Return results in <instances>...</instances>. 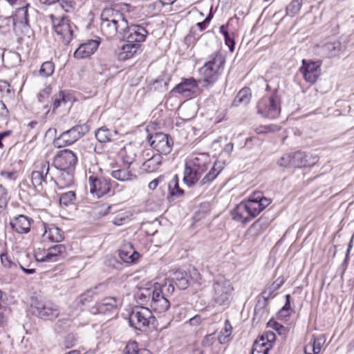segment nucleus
<instances>
[{
    "label": "nucleus",
    "instance_id": "obj_64",
    "mask_svg": "<svg viewBox=\"0 0 354 354\" xmlns=\"http://www.w3.org/2000/svg\"><path fill=\"white\" fill-rule=\"evenodd\" d=\"M305 354H317V352L315 350V345L310 342L305 346L304 348Z\"/></svg>",
    "mask_w": 354,
    "mask_h": 354
},
{
    "label": "nucleus",
    "instance_id": "obj_41",
    "mask_svg": "<svg viewBox=\"0 0 354 354\" xmlns=\"http://www.w3.org/2000/svg\"><path fill=\"white\" fill-rule=\"evenodd\" d=\"M39 1L48 5L58 2L60 7L66 12H70L73 8L75 4L73 0H39Z\"/></svg>",
    "mask_w": 354,
    "mask_h": 354
},
{
    "label": "nucleus",
    "instance_id": "obj_53",
    "mask_svg": "<svg viewBox=\"0 0 354 354\" xmlns=\"http://www.w3.org/2000/svg\"><path fill=\"white\" fill-rule=\"evenodd\" d=\"M310 342L313 345H315V350L317 353H319L321 351L322 346L326 342V339L323 335H320L318 337L313 335L310 339Z\"/></svg>",
    "mask_w": 354,
    "mask_h": 354
},
{
    "label": "nucleus",
    "instance_id": "obj_16",
    "mask_svg": "<svg viewBox=\"0 0 354 354\" xmlns=\"http://www.w3.org/2000/svg\"><path fill=\"white\" fill-rule=\"evenodd\" d=\"M166 297L167 295L162 293L160 285L158 284L155 293L153 294V297L151 299L149 306L151 310L157 313L166 312L170 306V302Z\"/></svg>",
    "mask_w": 354,
    "mask_h": 354
},
{
    "label": "nucleus",
    "instance_id": "obj_48",
    "mask_svg": "<svg viewBox=\"0 0 354 354\" xmlns=\"http://www.w3.org/2000/svg\"><path fill=\"white\" fill-rule=\"evenodd\" d=\"M95 295V292L94 290H86L77 299L78 304H80L81 306L86 305L93 299Z\"/></svg>",
    "mask_w": 354,
    "mask_h": 354
},
{
    "label": "nucleus",
    "instance_id": "obj_61",
    "mask_svg": "<svg viewBox=\"0 0 354 354\" xmlns=\"http://www.w3.org/2000/svg\"><path fill=\"white\" fill-rule=\"evenodd\" d=\"M9 111L3 102V101L0 100V120H5L8 116Z\"/></svg>",
    "mask_w": 354,
    "mask_h": 354
},
{
    "label": "nucleus",
    "instance_id": "obj_33",
    "mask_svg": "<svg viewBox=\"0 0 354 354\" xmlns=\"http://www.w3.org/2000/svg\"><path fill=\"white\" fill-rule=\"evenodd\" d=\"M111 176L120 181L131 180L136 178V175L133 174L131 167H129V169L127 167L126 169H119L112 171Z\"/></svg>",
    "mask_w": 354,
    "mask_h": 354
},
{
    "label": "nucleus",
    "instance_id": "obj_44",
    "mask_svg": "<svg viewBox=\"0 0 354 354\" xmlns=\"http://www.w3.org/2000/svg\"><path fill=\"white\" fill-rule=\"evenodd\" d=\"M123 354H149V351L145 349H140L138 344L136 342H132L127 344Z\"/></svg>",
    "mask_w": 354,
    "mask_h": 354
},
{
    "label": "nucleus",
    "instance_id": "obj_10",
    "mask_svg": "<svg viewBox=\"0 0 354 354\" xmlns=\"http://www.w3.org/2000/svg\"><path fill=\"white\" fill-rule=\"evenodd\" d=\"M122 300L116 297H108L101 300L100 302L90 308V312L93 314H107L115 313L122 306Z\"/></svg>",
    "mask_w": 354,
    "mask_h": 354
},
{
    "label": "nucleus",
    "instance_id": "obj_17",
    "mask_svg": "<svg viewBox=\"0 0 354 354\" xmlns=\"http://www.w3.org/2000/svg\"><path fill=\"white\" fill-rule=\"evenodd\" d=\"M303 66L300 68L304 80L311 84L315 83L321 75V64L319 62L302 61Z\"/></svg>",
    "mask_w": 354,
    "mask_h": 354
},
{
    "label": "nucleus",
    "instance_id": "obj_42",
    "mask_svg": "<svg viewBox=\"0 0 354 354\" xmlns=\"http://www.w3.org/2000/svg\"><path fill=\"white\" fill-rule=\"evenodd\" d=\"M283 282L284 280L283 278H278L275 281H274L263 292L262 294L264 299H268L270 297H271L272 294L283 285Z\"/></svg>",
    "mask_w": 354,
    "mask_h": 354
},
{
    "label": "nucleus",
    "instance_id": "obj_62",
    "mask_svg": "<svg viewBox=\"0 0 354 354\" xmlns=\"http://www.w3.org/2000/svg\"><path fill=\"white\" fill-rule=\"evenodd\" d=\"M163 180H164L163 176H160L157 178L153 180L152 181H151L149 183V185H148L149 189H151V190H154L158 187V185L163 181Z\"/></svg>",
    "mask_w": 354,
    "mask_h": 354
},
{
    "label": "nucleus",
    "instance_id": "obj_51",
    "mask_svg": "<svg viewBox=\"0 0 354 354\" xmlns=\"http://www.w3.org/2000/svg\"><path fill=\"white\" fill-rule=\"evenodd\" d=\"M270 348L266 347L263 343L259 342H254L252 350V354H268Z\"/></svg>",
    "mask_w": 354,
    "mask_h": 354
},
{
    "label": "nucleus",
    "instance_id": "obj_25",
    "mask_svg": "<svg viewBox=\"0 0 354 354\" xmlns=\"http://www.w3.org/2000/svg\"><path fill=\"white\" fill-rule=\"evenodd\" d=\"M168 281L174 282L179 289L185 290L189 286V276L183 270L171 271Z\"/></svg>",
    "mask_w": 354,
    "mask_h": 354
},
{
    "label": "nucleus",
    "instance_id": "obj_21",
    "mask_svg": "<svg viewBox=\"0 0 354 354\" xmlns=\"http://www.w3.org/2000/svg\"><path fill=\"white\" fill-rule=\"evenodd\" d=\"M100 41L90 39L80 45L74 53V57L77 59H85L89 57L98 48Z\"/></svg>",
    "mask_w": 354,
    "mask_h": 354
},
{
    "label": "nucleus",
    "instance_id": "obj_38",
    "mask_svg": "<svg viewBox=\"0 0 354 354\" xmlns=\"http://www.w3.org/2000/svg\"><path fill=\"white\" fill-rule=\"evenodd\" d=\"M232 327L228 320L225 322L224 328L218 337L220 344H225L231 340Z\"/></svg>",
    "mask_w": 354,
    "mask_h": 354
},
{
    "label": "nucleus",
    "instance_id": "obj_34",
    "mask_svg": "<svg viewBox=\"0 0 354 354\" xmlns=\"http://www.w3.org/2000/svg\"><path fill=\"white\" fill-rule=\"evenodd\" d=\"M199 178L200 176L197 174V171H195L192 167H185L183 180L187 186H192Z\"/></svg>",
    "mask_w": 354,
    "mask_h": 354
},
{
    "label": "nucleus",
    "instance_id": "obj_5",
    "mask_svg": "<svg viewBox=\"0 0 354 354\" xmlns=\"http://www.w3.org/2000/svg\"><path fill=\"white\" fill-rule=\"evenodd\" d=\"M53 28L58 39L64 44L68 45L73 37V27L70 20L65 16L50 15Z\"/></svg>",
    "mask_w": 354,
    "mask_h": 354
},
{
    "label": "nucleus",
    "instance_id": "obj_52",
    "mask_svg": "<svg viewBox=\"0 0 354 354\" xmlns=\"http://www.w3.org/2000/svg\"><path fill=\"white\" fill-rule=\"evenodd\" d=\"M8 201L7 189L0 184V213L6 207Z\"/></svg>",
    "mask_w": 354,
    "mask_h": 354
},
{
    "label": "nucleus",
    "instance_id": "obj_50",
    "mask_svg": "<svg viewBox=\"0 0 354 354\" xmlns=\"http://www.w3.org/2000/svg\"><path fill=\"white\" fill-rule=\"evenodd\" d=\"M60 176L59 177V182L61 183L62 180L65 181V183L63 185L68 186L71 185L73 182V176L72 174V170H66V171H61Z\"/></svg>",
    "mask_w": 354,
    "mask_h": 354
},
{
    "label": "nucleus",
    "instance_id": "obj_40",
    "mask_svg": "<svg viewBox=\"0 0 354 354\" xmlns=\"http://www.w3.org/2000/svg\"><path fill=\"white\" fill-rule=\"evenodd\" d=\"M276 335L272 331H266L263 333L255 342H259V343H263L266 347L271 348L272 344L275 341Z\"/></svg>",
    "mask_w": 354,
    "mask_h": 354
},
{
    "label": "nucleus",
    "instance_id": "obj_29",
    "mask_svg": "<svg viewBox=\"0 0 354 354\" xmlns=\"http://www.w3.org/2000/svg\"><path fill=\"white\" fill-rule=\"evenodd\" d=\"M140 45L138 44H131L127 42L116 51L118 59L120 61H125L131 58L138 50Z\"/></svg>",
    "mask_w": 354,
    "mask_h": 354
},
{
    "label": "nucleus",
    "instance_id": "obj_22",
    "mask_svg": "<svg viewBox=\"0 0 354 354\" xmlns=\"http://www.w3.org/2000/svg\"><path fill=\"white\" fill-rule=\"evenodd\" d=\"M39 170L33 171L31 174V180L35 189L42 187V184L46 182L49 171V163L46 161H41L39 164Z\"/></svg>",
    "mask_w": 354,
    "mask_h": 354
},
{
    "label": "nucleus",
    "instance_id": "obj_39",
    "mask_svg": "<svg viewBox=\"0 0 354 354\" xmlns=\"http://www.w3.org/2000/svg\"><path fill=\"white\" fill-rule=\"evenodd\" d=\"M122 12L118 10L112 8H104L101 13L102 21L104 20H115L118 19L120 20Z\"/></svg>",
    "mask_w": 354,
    "mask_h": 354
},
{
    "label": "nucleus",
    "instance_id": "obj_47",
    "mask_svg": "<svg viewBox=\"0 0 354 354\" xmlns=\"http://www.w3.org/2000/svg\"><path fill=\"white\" fill-rule=\"evenodd\" d=\"M55 66L51 62H45L41 66L39 75L44 77L50 76L54 72Z\"/></svg>",
    "mask_w": 354,
    "mask_h": 354
},
{
    "label": "nucleus",
    "instance_id": "obj_60",
    "mask_svg": "<svg viewBox=\"0 0 354 354\" xmlns=\"http://www.w3.org/2000/svg\"><path fill=\"white\" fill-rule=\"evenodd\" d=\"M35 256L36 260L37 261H41V262L50 261V259L46 257V250H45L37 251L35 254Z\"/></svg>",
    "mask_w": 354,
    "mask_h": 354
},
{
    "label": "nucleus",
    "instance_id": "obj_43",
    "mask_svg": "<svg viewBox=\"0 0 354 354\" xmlns=\"http://www.w3.org/2000/svg\"><path fill=\"white\" fill-rule=\"evenodd\" d=\"M303 4V0H292L286 7V15L294 17L299 13Z\"/></svg>",
    "mask_w": 354,
    "mask_h": 354
},
{
    "label": "nucleus",
    "instance_id": "obj_49",
    "mask_svg": "<svg viewBox=\"0 0 354 354\" xmlns=\"http://www.w3.org/2000/svg\"><path fill=\"white\" fill-rule=\"evenodd\" d=\"M292 160V153H286L282 156L278 160L277 164L280 167H293Z\"/></svg>",
    "mask_w": 354,
    "mask_h": 354
},
{
    "label": "nucleus",
    "instance_id": "obj_19",
    "mask_svg": "<svg viewBox=\"0 0 354 354\" xmlns=\"http://www.w3.org/2000/svg\"><path fill=\"white\" fill-rule=\"evenodd\" d=\"M43 242L59 243L64 240V232L55 224L43 223Z\"/></svg>",
    "mask_w": 354,
    "mask_h": 354
},
{
    "label": "nucleus",
    "instance_id": "obj_26",
    "mask_svg": "<svg viewBox=\"0 0 354 354\" xmlns=\"http://www.w3.org/2000/svg\"><path fill=\"white\" fill-rule=\"evenodd\" d=\"M119 256L120 259L127 263H136L140 258V254L130 243L122 246L119 250Z\"/></svg>",
    "mask_w": 354,
    "mask_h": 354
},
{
    "label": "nucleus",
    "instance_id": "obj_3",
    "mask_svg": "<svg viewBox=\"0 0 354 354\" xmlns=\"http://www.w3.org/2000/svg\"><path fill=\"white\" fill-rule=\"evenodd\" d=\"M234 286L232 282L223 275L214 277L212 283V299L214 304L227 306L230 303Z\"/></svg>",
    "mask_w": 354,
    "mask_h": 354
},
{
    "label": "nucleus",
    "instance_id": "obj_13",
    "mask_svg": "<svg viewBox=\"0 0 354 354\" xmlns=\"http://www.w3.org/2000/svg\"><path fill=\"white\" fill-rule=\"evenodd\" d=\"M128 27L127 20L125 19L124 15L121 14L120 20L116 19L115 20H104L101 23V30L103 34L107 38H112L117 33L121 35Z\"/></svg>",
    "mask_w": 354,
    "mask_h": 354
},
{
    "label": "nucleus",
    "instance_id": "obj_24",
    "mask_svg": "<svg viewBox=\"0 0 354 354\" xmlns=\"http://www.w3.org/2000/svg\"><path fill=\"white\" fill-rule=\"evenodd\" d=\"M28 4L18 8L12 16L13 28L16 30L18 28L26 29L28 26Z\"/></svg>",
    "mask_w": 354,
    "mask_h": 354
},
{
    "label": "nucleus",
    "instance_id": "obj_45",
    "mask_svg": "<svg viewBox=\"0 0 354 354\" xmlns=\"http://www.w3.org/2000/svg\"><path fill=\"white\" fill-rule=\"evenodd\" d=\"M110 131L104 127L98 129L95 132V138L100 142H106L111 140Z\"/></svg>",
    "mask_w": 354,
    "mask_h": 354
},
{
    "label": "nucleus",
    "instance_id": "obj_46",
    "mask_svg": "<svg viewBox=\"0 0 354 354\" xmlns=\"http://www.w3.org/2000/svg\"><path fill=\"white\" fill-rule=\"evenodd\" d=\"M75 200V194L74 192L70 191L63 193L59 197V203L61 205L68 206L73 204Z\"/></svg>",
    "mask_w": 354,
    "mask_h": 354
},
{
    "label": "nucleus",
    "instance_id": "obj_56",
    "mask_svg": "<svg viewBox=\"0 0 354 354\" xmlns=\"http://www.w3.org/2000/svg\"><path fill=\"white\" fill-rule=\"evenodd\" d=\"M10 57H6V62L10 66L13 67L17 66L20 62V57L18 53H10ZM4 60V57H3Z\"/></svg>",
    "mask_w": 354,
    "mask_h": 354
},
{
    "label": "nucleus",
    "instance_id": "obj_9",
    "mask_svg": "<svg viewBox=\"0 0 354 354\" xmlns=\"http://www.w3.org/2000/svg\"><path fill=\"white\" fill-rule=\"evenodd\" d=\"M149 142L160 155H167L172 149L173 140L168 135L163 133H156L150 136Z\"/></svg>",
    "mask_w": 354,
    "mask_h": 354
},
{
    "label": "nucleus",
    "instance_id": "obj_1",
    "mask_svg": "<svg viewBox=\"0 0 354 354\" xmlns=\"http://www.w3.org/2000/svg\"><path fill=\"white\" fill-rule=\"evenodd\" d=\"M271 203L261 192H253L247 200L236 206L232 212L234 220L245 223L259 215Z\"/></svg>",
    "mask_w": 354,
    "mask_h": 354
},
{
    "label": "nucleus",
    "instance_id": "obj_59",
    "mask_svg": "<svg viewBox=\"0 0 354 354\" xmlns=\"http://www.w3.org/2000/svg\"><path fill=\"white\" fill-rule=\"evenodd\" d=\"M225 42V44L229 47V49L231 52H233L234 50V41L232 37L229 35L227 32H225L224 33Z\"/></svg>",
    "mask_w": 354,
    "mask_h": 354
},
{
    "label": "nucleus",
    "instance_id": "obj_12",
    "mask_svg": "<svg viewBox=\"0 0 354 354\" xmlns=\"http://www.w3.org/2000/svg\"><path fill=\"white\" fill-rule=\"evenodd\" d=\"M198 82L199 81L194 77L183 78L171 92L178 93L185 97L192 98L200 93Z\"/></svg>",
    "mask_w": 354,
    "mask_h": 354
},
{
    "label": "nucleus",
    "instance_id": "obj_20",
    "mask_svg": "<svg viewBox=\"0 0 354 354\" xmlns=\"http://www.w3.org/2000/svg\"><path fill=\"white\" fill-rule=\"evenodd\" d=\"M0 263L1 270L10 274L15 273L21 266L20 261L6 251L0 254Z\"/></svg>",
    "mask_w": 354,
    "mask_h": 354
},
{
    "label": "nucleus",
    "instance_id": "obj_23",
    "mask_svg": "<svg viewBox=\"0 0 354 354\" xmlns=\"http://www.w3.org/2000/svg\"><path fill=\"white\" fill-rule=\"evenodd\" d=\"M138 153V147L136 145L132 143L125 145L120 151L123 164L129 168L135 162Z\"/></svg>",
    "mask_w": 354,
    "mask_h": 354
},
{
    "label": "nucleus",
    "instance_id": "obj_58",
    "mask_svg": "<svg viewBox=\"0 0 354 354\" xmlns=\"http://www.w3.org/2000/svg\"><path fill=\"white\" fill-rule=\"evenodd\" d=\"M174 283L168 281V278L166 279L165 284L160 288L164 295H171L174 291Z\"/></svg>",
    "mask_w": 354,
    "mask_h": 354
},
{
    "label": "nucleus",
    "instance_id": "obj_63",
    "mask_svg": "<svg viewBox=\"0 0 354 354\" xmlns=\"http://www.w3.org/2000/svg\"><path fill=\"white\" fill-rule=\"evenodd\" d=\"M215 339L216 337L214 336V334H209L204 338V339L203 340V344L205 346H209L212 344H213Z\"/></svg>",
    "mask_w": 354,
    "mask_h": 354
},
{
    "label": "nucleus",
    "instance_id": "obj_28",
    "mask_svg": "<svg viewBox=\"0 0 354 354\" xmlns=\"http://www.w3.org/2000/svg\"><path fill=\"white\" fill-rule=\"evenodd\" d=\"M12 228L19 234H25L30 231V221L24 215H19L10 221Z\"/></svg>",
    "mask_w": 354,
    "mask_h": 354
},
{
    "label": "nucleus",
    "instance_id": "obj_4",
    "mask_svg": "<svg viewBox=\"0 0 354 354\" xmlns=\"http://www.w3.org/2000/svg\"><path fill=\"white\" fill-rule=\"evenodd\" d=\"M257 113L261 117L268 119H276L281 112L280 97L277 89L261 97L257 104Z\"/></svg>",
    "mask_w": 354,
    "mask_h": 354
},
{
    "label": "nucleus",
    "instance_id": "obj_57",
    "mask_svg": "<svg viewBox=\"0 0 354 354\" xmlns=\"http://www.w3.org/2000/svg\"><path fill=\"white\" fill-rule=\"evenodd\" d=\"M51 93V87L48 86L42 89L38 94V100L40 102H45Z\"/></svg>",
    "mask_w": 354,
    "mask_h": 354
},
{
    "label": "nucleus",
    "instance_id": "obj_2",
    "mask_svg": "<svg viewBox=\"0 0 354 354\" xmlns=\"http://www.w3.org/2000/svg\"><path fill=\"white\" fill-rule=\"evenodd\" d=\"M224 64L225 59L220 53L209 55L208 61L200 69L205 86L212 85L218 80L223 73Z\"/></svg>",
    "mask_w": 354,
    "mask_h": 354
},
{
    "label": "nucleus",
    "instance_id": "obj_27",
    "mask_svg": "<svg viewBox=\"0 0 354 354\" xmlns=\"http://www.w3.org/2000/svg\"><path fill=\"white\" fill-rule=\"evenodd\" d=\"M344 50V47L338 40L330 41L321 46V51L328 57L339 55Z\"/></svg>",
    "mask_w": 354,
    "mask_h": 354
},
{
    "label": "nucleus",
    "instance_id": "obj_15",
    "mask_svg": "<svg viewBox=\"0 0 354 354\" xmlns=\"http://www.w3.org/2000/svg\"><path fill=\"white\" fill-rule=\"evenodd\" d=\"M148 34L147 30L139 25L129 26L120 35L127 42L138 44L145 40Z\"/></svg>",
    "mask_w": 354,
    "mask_h": 354
},
{
    "label": "nucleus",
    "instance_id": "obj_11",
    "mask_svg": "<svg viewBox=\"0 0 354 354\" xmlns=\"http://www.w3.org/2000/svg\"><path fill=\"white\" fill-rule=\"evenodd\" d=\"M77 162V156L68 149L59 151L54 158V165L60 171L73 170Z\"/></svg>",
    "mask_w": 354,
    "mask_h": 354
},
{
    "label": "nucleus",
    "instance_id": "obj_37",
    "mask_svg": "<svg viewBox=\"0 0 354 354\" xmlns=\"http://www.w3.org/2000/svg\"><path fill=\"white\" fill-rule=\"evenodd\" d=\"M168 189L171 196L179 197L184 194L183 190L179 187L177 175H175L168 183Z\"/></svg>",
    "mask_w": 354,
    "mask_h": 354
},
{
    "label": "nucleus",
    "instance_id": "obj_18",
    "mask_svg": "<svg viewBox=\"0 0 354 354\" xmlns=\"http://www.w3.org/2000/svg\"><path fill=\"white\" fill-rule=\"evenodd\" d=\"M293 167H312L318 161V157L310 152L297 151L292 153Z\"/></svg>",
    "mask_w": 354,
    "mask_h": 354
},
{
    "label": "nucleus",
    "instance_id": "obj_6",
    "mask_svg": "<svg viewBox=\"0 0 354 354\" xmlns=\"http://www.w3.org/2000/svg\"><path fill=\"white\" fill-rule=\"evenodd\" d=\"M88 130V127L86 124L74 126L70 129L62 133L59 137L55 140L54 144L59 148L72 145L81 138Z\"/></svg>",
    "mask_w": 354,
    "mask_h": 354
},
{
    "label": "nucleus",
    "instance_id": "obj_7",
    "mask_svg": "<svg viewBox=\"0 0 354 354\" xmlns=\"http://www.w3.org/2000/svg\"><path fill=\"white\" fill-rule=\"evenodd\" d=\"M31 310L32 314L44 319H53L59 314V310L56 305L43 300H36L31 305Z\"/></svg>",
    "mask_w": 354,
    "mask_h": 354
},
{
    "label": "nucleus",
    "instance_id": "obj_31",
    "mask_svg": "<svg viewBox=\"0 0 354 354\" xmlns=\"http://www.w3.org/2000/svg\"><path fill=\"white\" fill-rule=\"evenodd\" d=\"M162 162V157L160 154H154L147 158L142 165V168L147 173H153L160 167Z\"/></svg>",
    "mask_w": 354,
    "mask_h": 354
},
{
    "label": "nucleus",
    "instance_id": "obj_55",
    "mask_svg": "<svg viewBox=\"0 0 354 354\" xmlns=\"http://www.w3.org/2000/svg\"><path fill=\"white\" fill-rule=\"evenodd\" d=\"M193 169L197 171V174L201 177V175L207 170V167L205 163L199 162V158H195L193 160Z\"/></svg>",
    "mask_w": 354,
    "mask_h": 354
},
{
    "label": "nucleus",
    "instance_id": "obj_36",
    "mask_svg": "<svg viewBox=\"0 0 354 354\" xmlns=\"http://www.w3.org/2000/svg\"><path fill=\"white\" fill-rule=\"evenodd\" d=\"M66 247L63 244L55 245L46 250V257L50 259V261H57L56 258L58 256L66 252Z\"/></svg>",
    "mask_w": 354,
    "mask_h": 354
},
{
    "label": "nucleus",
    "instance_id": "obj_54",
    "mask_svg": "<svg viewBox=\"0 0 354 354\" xmlns=\"http://www.w3.org/2000/svg\"><path fill=\"white\" fill-rule=\"evenodd\" d=\"M66 100L65 98L64 93L62 91H59L58 95L55 96L53 102V111H55V110L59 108L62 104H66Z\"/></svg>",
    "mask_w": 354,
    "mask_h": 354
},
{
    "label": "nucleus",
    "instance_id": "obj_14",
    "mask_svg": "<svg viewBox=\"0 0 354 354\" xmlns=\"http://www.w3.org/2000/svg\"><path fill=\"white\" fill-rule=\"evenodd\" d=\"M90 193L100 198L111 191V180L103 177L91 176L88 178Z\"/></svg>",
    "mask_w": 354,
    "mask_h": 354
},
{
    "label": "nucleus",
    "instance_id": "obj_32",
    "mask_svg": "<svg viewBox=\"0 0 354 354\" xmlns=\"http://www.w3.org/2000/svg\"><path fill=\"white\" fill-rule=\"evenodd\" d=\"M158 283H155L153 286L149 288H140L136 295L137 302L140 304H146L153 297Z\"/></svg>",
    "mask_w": 354,
    "mask_h": 354
},
{
    "label": "nucleus",
    "instance_id": "obj_8",
    "mask_svg": "<svg viewBox=\"0 0 354 354\" xmlns=\"http://www.w3.org/2000/svg\"><path fill=\"white\" fill-rule=\"evenodd\" d=\"M151 317V311L148 308L136 307L130 313L129 322L135 329L142 330L148 326Z\"/></svg>",
    "mask_w": 354,
    "mask_h": 354
},
{
    "label": "nucleus",
    "instance_id": "obj_30",
    "mask_svg": "<svg viewBox=\"0 0 354 354\" xmlns=\"http://www.w3.org/2000/svg\"><path fill=\"white\" fill-rule=\"evenodd\" d=\"M224 167V162L216 160L210 171L200 181V185L203 186L212 182L223 171Z\"/></svg>",
    "mask_w": 354,
    "mask_h": 354
},
{
    "label": "nucleus",
    "instance_id": "obj_35",
    "mask_svg": "<svg viewBox=\"0 0 354 354\" xmlns=\"http://www.w3.org/2000/svg\"><path fill=\"white\" fill-rule=\"evenodd\" d=\"M251 98V92L249 88H242L236 95L233 104L235 106L240 104H248Z\"/></svg>",
    "mask_w": 354,
    "mask_h": 354
}]
</instances>
